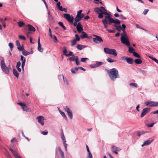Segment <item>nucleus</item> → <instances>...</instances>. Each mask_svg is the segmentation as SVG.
Wrapping results in <instances>:
<instances>
[{
  "mask_svg": "<svg viewBox=\"0 0 158 158\" xmlns=\"http://www.w3.org/2000/svg\"><path fill=\"white\" fill-rule=\"evenodd\" d=\"M42 133L44 135H46L48 134V132L47 131H44L42 132Z\"/></svg>",
  "mask_w": 158,
  "mask_h": 158,
  "instance_id": "338daca9",
  "label": "nucleus"
},
{
  "mask_svg": "<svg viewBox=\"0 0 158 158\" xmlns=\"http://www.w3.org/2000/svg\"><path fill=\"white\" fill-rule=\"evenodd\" d=\"M48 31L49 32V35L50 36L51 38H52V32L51 31V29L50 28H49Z\"/></svg>",
  "mask_w": 158,
  "mask_h": 158,
  "instance_id": "13d9d810",
  "label": "nucleus"
},
{
  "mask_svg": "<svg viewBox=\"0 0 158 158\" xmlns=\"http://www.w3.org/2000/svg\"><path fill=\"white\" fill-rule=\"evenodd\" d=\"M13 72L14 75L16 76L17 78H18L19 74L18 73L16 70L15 69H14L13 70Z\"/></svg>",
  "mask_w": 158,
  "mask_h": 158,
  "instance_id": "4be33fe9",
  "label": "nucleus"
},
{
  "mask_svg": "<svg viewBox=\"0 0 158 158\" xmlns=\"http://www.w3.org/2000/svg\"><path fill=\"white\" fill-rule=\"evenodd\" d=\"M33 53V51H31V52H28L26 51L24 49L22 51V54L25 56H27L30 54H32Z\"/></svg>",
  "mask_w": 158,
  "mask_h": 158,
  "instance_id": "f3484780",
  "label": "nucleus"
},
{
  "mask_svg": "<svg viewBox=\"0 0 158 158\" xmlns=\"http://www.w3.org/2000/svg\"><path fill=\"white\" fill-rule=\"evenodd\" d=\"M21 65V62L20 61H19L17 62L16 65V68H19Z\"/></svg>",
  "mask_w": 158,
  "mask_h": 158,
  "instance_id": "bf43d9fd",
  "label": "nucleus"
},
{
  "mask_svg": "<svg viewBox=\"0 0 158 158\" xmlns=\"http://www.w3.org/2000/svg\"><path fill=\"white\" fill-rule=\"evenodd\" d=\"M86 47V46L85 45L81 44H78L77 47V48L79 50H81Z\"/></svg>",
  "mask_w": 158,
  "mask_h": 158,
  "instance_id": "412c9836",
  "label": "nucleus"
},
{
  "mask_svg": "<svg viewBox=\"0 0 158 158\" xmlns=\"http://www.w3.org/2000/svg\"><path fill=\"white\" fill-rule=\"evenodd\" d=\"M104 52L107 54L112 55L115 56L117 55V53L116 50L114 49H110L107 48H104Z\"/></svg>",
  "mask_w": 158,
  "mask_h": 158,
  "instance_id": "20e7f679",
  "label": "nucleus"
},
{
  "mask_svg": "<svg viewBox=\"0 0 158 158\" xmlns=\"http://www.w3.org/2000/svg\"><path fill=\"white\" fill-rule=\"evenodd\" d=\"M120 149L118 147L114 146L111 147V150L112 152L116 154H118V151H120Z\"/></svg>",
  "mask_w": 158,
  "mask_h": 158,
  "instance_id": "9b49d317",
  "label": "nucleus"
},
{
  "mask_svg": "<svg viewBox=\"0 0 158 158\" xmlns=\"http://www.w3.org/2000/svg\"><path fill=\"white\" fill-rule=\"evenodd\" d=\"M18 26L20 27H23L25 25L24 23L22 21H19L18 22Z\"/></svg>",
  "mask_w": 158,
  "mask_h": 158,
  "instance_id": "5701e85b",
  "label": "nucleus"
},
{
  "mask_svg": "<svg viewBox=\"0 0 158 158\" xmlns=\"http://www.w3.org/2000/svg\"><path fill=\"white\" fill-rule=\"evenodd\" d=\"M145 104L147 106H153V102L151 101L150 102H145Z\"/></svg>",
  "mask_w": 158,
  "mask_h": 158,
  "instance_id": "393cba45",
  "label": "nucleus"
},
{
  "mask_svg": "<svg viewBox=\"0 0 158 158\" xmlns=\"http://www.w3.org/2000/svg\"><path fill=\"white\" fill-rule=\"evenodd\" d=\"M77 31L80 33L83 30L82 25L80 23H78L77 24Z\"/></svg>",
  "mask_w": 158,
  "mask_h": 158,
  "instance_id": "4468645a",
  "label": "nucleus"
},
{
  "mask_svg": "<svg viewBox=\"0 0 158 158\" xmlns=\"http://www.w3.org/2000/svg\"><path fill=\"white\" fill-rule=\"evenodd\" d=\"M40 37H39L38 39V50L41 52H42L43 51V49L41 47V44L40 43Z\"/></svg>",
  "mask_w": 158,
  "mask_h": 158,
  "instance_id": "2eb2a0df",
  "label": "nucleus"
},
{
  "mask_svg": "<svg viewBox=\"0 0 158 158\" xmlns=\"http://www.w3.org/2000/svg\"><path fill=\"white\" fill-rule=\"evenodd\" d=\"M121 35L120 40L121 42L127 46H130V43L127 34L125 33H122Z\"/></svg>",
  "mask_w": 158,
  "mask_h": 158,
  "instance_id": "7ed1b4c3",
  "label": "nucleus"
},
{
  "mask_svg": "<svg viewBox=\"0 0 158 158\" xmlns=\"http://www.w3.org/2000/svg\"><path fill=\"white\" fill-rule=\"evenodd\" d=\"M63 48L64 50L63 51V52L65 56V54H66V53L67 52V50L66 49V48L65 47H64Z\"/></svg>",
  "mask_w": 158,
  "mask_h": 158,
  "instance_id": "de8ad7c7",
  "label": "nucleus"
},
{
  "mask_svg": "<svg viewBox=\"0 0 158 158\" xmlns=\"http://www.w3.org/2000/svg\"><path fill=\"white\" fill-rule=\"evenodd\" d=\"M18 104L22 106V108L23 110L28 112H31V109L28 107L25 104L22 102H18Z\"/></svg>",
  "mask_w": 158,
  "mask_h": 158,
  "instance_id": "0eeeda50",
  "label": "nucleus"
},
{
  "mask_svg": "<svg viewBox=\"0 0 158 158\" xmlns=\"http://www.w3.org/2000/svg\"><path fill=\"white\" fill-rule=\"evenodd\" d=\"M36 119L38 120V122L40 123L42 125H44V117L42 116H40L37 117Z\"/></svg>",
  "mask_w": 158,
  "mask_h": 158,
  "instance_id": "f8f14e48",
  "label": "nucleus"
},
{
  "mask_svg": "<svg viewBox=\"0 0 158 158\" xmlns=\"http://www.w3.org/2000/svg\"><path fill=\"white\" fill-rule=\"evenodd\" d=\"M64 109L65 111H66L71 119L73 118V114L72 112L70 110V109L67 106H65L64 107Z\"/></svg>",
  "mask_w": 158,
  "mask_h": 158,
  "instance_id": "6e6552de",
  "label": "nucleus"
},
{
  "mask_svg": "<svg viewBox=\"0 0 158 158\" xmlns=\"http://www.w3.org/2000/svg\"><path fill=\"white\" fill-rule=\"evenodd\" d=\"M107 72L109 77L112 81H114L116 78L120 77L118 71L115 68H113L107 70Z\"/></svg>",
  "mask_w": 158,
  "mask_h": 158,
  "instance_id": "f03ea898",
  "label": "nucleus"
},
{
  "mask_svg": "<svg viewBox=\"0 0 158 158\" xmlns=\"http://www.w3.org/2000/svg\"><path fill=\"white\" fill-rule=\"evenodd\" d=\"M153 141V140H148L144 142L145 143L146 145H147L150 144Z\"/></svg>",
  "mask_w": 158,
  "mask_h": 158,
  "instance_id": "cd10ccee",
  "label": "nucleus"
},
{
  "mask_svg": "<svg viewBox=\"0 0 158 158\" xmlns=\"http://www.w3.org/2000/svg\"><path fill=\"white\" fill-rule=\"evenodd\" d=\"M106 60H107V61H108V62H109L110 63L113 62H115V60H113V59H111L110 58H108L106 59Z\"/></svg>",
  "mask_w": 158,
  "mask_h": 158,
  "instance_id": "c9c22d12",
  "label": "nucleus"
},
{
  "mask_svg": "<svg viewBox=\"0 0 158 158\" xmlns=\"http://www.w3.org/2000/svg\"><path fill=\"white\" fill-rule=\"evenodd\" d=\"M88 58H82L81 59V60L82 62H85L86 60H88Z\"/></svg>",
  "mask_w": 158,
  "mask_h": 158,
  "instance_id": "8fccbe9b",
  "label": "nucleus"
},
{
  "mask_svg": "<svg viewBox=\"0 0 158 158\" xmlns=\"http://www.w3.org/2000/svg\"><path fill=\"white\" fill-rule=\"evenodd\" d=\"M20 60L22 61V68L23 70H24V67L26 62V59L24 56H21Z\"/></svg>",
  "mask_w": 158,
  "mask_h": 158,
  "instance_id": "ddd939ff",
  "label": "nucleus"
},
{
  "mask_svg": "<svg viewBox=\"0 0 158 158\" xmlns=\"http://www.w3.org/2000/svg\"><path fill=\"white\" fill-rule=\"evenodd\" d=\"M128 51L129 53L133 54L134 52H135L134 51V48H131L130 47L129 48Z\"/></svg>",
  "mask_w": 158,
  "mask_h": 158,
  "instance_id": "473e14b6",
  "label": "nucleus"
},
{
  "mask_svg": "<svg viewBox=\"0 0 158 158\" xmlns=\"http://www.w3.org/2000/svg\"><path fill=\"white\" fill-rule=\"evenodd\" d=\"M94 11L96 13L98 14V17L99 19H102L103 18V15H109L106 16L105 19L102 20V22L105 28H107L108 27V24L110 25L113 23L116 24H120V21L118 19H114L110 17V15L107 13V10L103 7L101 6L100 8H95Z\"/></svg>",
  "mask_w": 158,
  "mask_h": 158,
  "instance_id": "f257e3e1",
  "label": "nucleus"
},
{
  "mask_svg": "<svg viewBox=\"0 0 158 158\" xmlns=\"http://www.w3.org/2000/svg\"><path fill=\"white\" fill-rule=\"evenodd\" d=\"M6 74H8L9 73V70L7 67H6L2 69Z\"/></svg>",
  "mask_w": 158,
  "mask_h": 158,
  "instance_id": "c85d7f7f",
  "label": "nucleus"
},
{
  "mask_svg": "<svg viewBox=\"0 0 158 158\" xmlns=\"http://www.w3.org/2000/svg\"><path fill=\"white\" fill-rule=\"evenodd\" d=\"M77 56H73V57H69V60L70 61H75L76 59V57H77Z\"/></svg>",
  "mask_w": 158,
  "mask_h": 158,
  "instance_id": "72a5a7b5",
  "label": "nucleus"
},
{
  "mask_svg": "<svg viewBox=\"0 0 158 158\" xmlns=\"http://www.w3.org/2000/svg\"><path fill=\"white\" fill-rule=\"evenodd\" d=\"M63 17L69 22L73 23L74 20V18L72 15L71 16L69 14H63Z\"/></svg>",
  "mask_w": 158,
  "mask_h": 158,
  "instance_id": "423d86ee",
  "label": "nucleus"
},
{
  "mask_svg": "<svg viewBox=\"0 0 158 158\" xmlns=\"http://www.w3.org/2000/svg\"><path fill=\"white\" fill-rule=\"evenodd\" d=\"M19 51H22V52L24 50V47L23 46H21L20 45L17 47Z\"/></svg>",
  "mask_w": 158,
  "mask_h": 158,
  "instance_id": "79ce46f5",
  "label": "nucleus"
},
{
  "mask_svg": "<svg viewBox=\"0 0 158 158\" xmlns=\"http://www.w3.org/2000/svg\"><path fill=\"white\" fill-rule=\"evenodd\" d=\"M59 150L60 153V154L61 155L62 158H64V152L62 151L61 150V149L60 148H59Z\"/></svg>",
  "mask_w": 158,
  "mask_h": 158,
  "instance_id": "2f4dec72",
  "label": "nucleus"
},
{
  "mask_svg": "<svg viewBox=\"0 0 158 158\" xmlns=\"http://www.w3.org/2000/svg\"><path fill=\"white\" fill-rule=\"evenodd\" d=\"M106 30L109 32L110 33H114L115 32V31L114 30H111L107 29Z\"/></svg>",
  "mask_w": 158,
  "mask_h": 158,
  "instance_id": "0e129e2a",
  "label": "nucleus"
},
{
  "mask_svg": "<svg viewBox=\"0 0 158 158\" xmlns=\"http://www.w3.org/2000/svg\"><path fill=\"white\" fill-rule=\"evenodd\" d=\"M59 111L60 114H61L62 115V116L64 118V119L66 120H67V118L65 114H64V113L61 110H59Z\"/></svg>",
  "mask_w": 158,
  "mask_h": 158,
  "instance_id": "a878e982",
  "label": "nucleus"
},
{
  "mask_svg": "<svg viewBox=\"0 0 158 158\" xmlns=\"http://www.w3.org/2000/svg\"><path fill=\"white\" fill-rule=\"evenodd\" d=\"M79 22L78 21H76V19H75V21L73 23V25L74 27H77V23Z\"/></svg>",
  "mask_w": 158,
  "mask_h": 158,
  "instance_id": "680f3d73",
  "label": "nucleus"
},
{
  "mask_svg": "<svg viewBox=\"0 0 158 158\" xmlns=\"http://www.w3.org/2000/svg\"><path fill=\"white\" fill-rule=\"evenodd\" d=\"M134 62L137 64H140L142 62V61L140 59H136L135 60Z\"/></svg>",
  "mask_w": 158,
  "mask_h": 158,
  "instance_id": "b1692460",
  "label": "nucleus"
},
{
  "mask_svg": "<svg viewBox=\"0 0 158 158\" xmlns=\"http://www.w3.org/2000/svg\"><path fill=\"white\" fill-rule=\"evenodd\" d=\"M71 46H73L75 44H76L77 41L75 40H73L71 41Z\"/></svg>",
  "mask_w": 158,
  "mask_h": 158,
  "instance_id": "58836bf2",
  "label": "nucleus"
},
{
  "mask_svg": "<svg viewBox=\"0 0 158 158\" xmlns=\"http://www.w3.org/2000/svg\"><path fill=\"white\" fill-rule=\"evenodd\" d=\"M122 30L123 31V33H126V32L125 31V28L126 27V26L124 24H122Z\"/></svg>",
  "mask_w": 158,
  "mask_h": 158,
  "instance_id": "f704fd0d",
  "label": "nucleus"
},
{
  "mask_svg": "<svg viewBox=\"0 0 158 158\" xmlns=\"http://www.w3.org/2000/svg\"><path fill=\"white\" fill-rule=\"evenodd\" d=\"M148 11L149 10L148 9H145L143 13L144 15H146Z\"/></svg>",
  "mask_w": 158,
  "mask_h": 158,
  "instance_id": "052dcab7",
  "label": "nucleus"
},
{
  "mask_svg": "<svg viewBox=\"0 0 158 158\" xmlns=\"http://www.w3.org/2000/svg\"><path fill=\"white\" fill-rule=\"evenodd\" d=\"M150 108L149 107H146L143 109L140 115V117H143L150 110Z\"/></svg>",
  "mask_w": 158,
  "mask_h": 158,
  "instance_id": "1a4fd4ad",
  "label": "nucleus"
},
{
  "mask_svg": "<svg viewBox=\"0 0 158 158\" xmlns=\"http://www.w3.org/2000/svg\"><path fill=\"white\" fill-rule=\"evenodd\" d=\"M66 141L63 142V143L64 147L66 151H67V144L66 143Z\"/></svg>",
  "mask_w": 158,
  "mask_h": 158,
  "instance_id": "ea45409f",
  "label": "nucleus"
},
{
  "mask_svg": "<svg viewBox=\"0 0 158 158\" xmlns=\"http://www.w3.org/2000/svg\"><path fill=\"white\" fill-rule=\"evenodd\" d=\"M103 64V63L102 62H98L96 63V66L98 67Z\"/></svg>",
  "mask_w": 158,
  "mask_h": 158,
  "instance_id": "49530a36",
  "label": "nucleus"
},
{
  "mask_svg": "<svg viewBox=\"0 0 158 158\" xmlns=\"http://www.w3.org/2000/svg\"><path fill=\"white\" fill-rule=\"evenodd\" d=\"M81 34L80 35L81 38L82 39H84L85 38H89V36L84 31H82Z\"/></svg>",
  "mask_w": 158,
  "mask_h": 158,
  "instance_id": "a211bd4d",
  "label": "nucleus"
},
{
  "mask_svg": "<svg viewBox=\"0 0 158 158\" xmlns=\"http://www.w3.org/2000/svg\"><path fill=\"white\" fill-rule=\"evenodd\" d=\"M19 38L21 40H26V38L23 36V35H19Z\"/></svg>",
  "mask_w": 158,
  "mask_h": 158,
  "instance_id": "37998d69",
  "label": "nucleus"
},
{
  "mask_svg": "<svg viewBox=\"0 0 158 158\" xmlns=\"http://www.w3.org/2000/svg\"><path fill=\"white\" fill-rule=\"evenodd\" d=\"M155 123H152L150 124H147L146 125L148 127H152L153 126V125Z\"/></svg>",
  "mask_w": 158,
  "mask_h": 158,
  "instance_id": "3c124183",
  "label": "nucleus"
},
{
  "mask_svg": "<svg viewBox=\"0 0 158 158\" xmlns=\"http://www.w3.org/2000/svg\"><path fill=\"white\" fill-rule=\"evenodd\" d=\"M0 65L2 69L6 67V66L5 64L4 60H2L1 61Z\"/></svg>",
  "mask_w": 158,
  "mask_h": 158,
  "instance_id": "6ab92c4d",
  "label": "nucleus"
},
{
  "mask_svg": "<svg viewBox=\"0 0 158 158\" xmlns=\"http://www.w3.org/2000/svg\"><path fill=\"white\" fill-rule=\"evenodd\" d=\"M126 61L128 64H132L133 63V60L132 58L127 57L126 58Z\"/></svg>",
  "mask_w": 158,
  "mask_h": 158,
  "instance_id": "aec40b11",
  "label": "nucleus"
},
{
  "mask_svg": "<svg viewBox=\"0 0 158 158\" xmlns=\"http://www.w3.org/2000/svg\"><path fill=\"white\" fill-rule=\"evenodd\" d=\"M58 24L61 27H62L64 30H66V27L64 25L63 23L61 22H60L58 23Z\"/></svg>",
  "mask_w": 158,
  "mask_h": 158,
  "instance_id": "7c9ffc66",
  "label": "nucleus"
},
{
  "mask_svg": "<svg viewBox=\"0 0 158 158\" xmlns=\"http://www.w3.org/2000/svg\"><path fill=\"white\" fill-rule=\"evenodd\" d=\"M9 46L10 48L11 51H12L13 48V44L12 43H10L9 44Z\"/></svg>",
  "mask_w": 158,
  "mask_h": 158,
  "instance_id": "4c0bfd02",
  "label": "nucleus"
},
{
  "mask_svg": "<svg viewBox=\"0 0 158 158\" xmlns=\"http://www.w3.org/2000/svg\"><path fill=\"white\" fill-rule=\"evenodd\" d=\"M82 18L81 15H77L75 19H76V20H77V21H80Z\"/></svg>",
  "mask_w": 158,
  "mask_h": 158,
  "instance_id": "c756f323",
  "label": "nucleus"
},
{
  "mask_svg": "<svg viewBox=\"0 0 158 158\" xmlns=\"http://www.w3.org/2000/svg\"><path fill=\"white\" fill-rule=\"evenodd\" d=\"M130 85L131 86H133L135 87H137V85L136 83H131L130 84Z\"/></svg>",
  "mask_w": 158,
  "mask_h": 158,
  "instance_id": "864d4df0",
  "label": "nucleus"
},
{
  "mask_svg": "<svg viewBox=\"0 0 158 158\" xmlns=\"http://www.w3.org/2000/svg\"><path fill=\"white\" fill-rule=\"evenodd\" d=\"M10 151L13 154L15 158H22L18 154L17 151L16 150H13L12 148H10Z\"/></svg>",
  "mask_w": 158,
  "mask_h": 158,
  "instance_id": "9d476101",
  "label": "nucleus"
},
{
  "mask_svg": "<svg viewBox=\"0 0 158 158\" xmlns=\"http://www.w3.org/2000/svg\"><path fill=\"white\" fill-rule=\"evenodd\" d=\"M1 20V22H2V23L4 28L6 27V23L4 22L3 20V19H2Z\"/></svg>",
  "mask_w": 158,
  "mask_h": 158,
  "instance_id": "5fc2aeb1",
  "label": "nucleus"
},
{
  "mask_svg": "<svg viewBox=\"0 0 158 158\" xmlns=\"http://www.w3.org/2000/svg\"><path fill=\"white\" fill-rule=\"evenodd\" d=\"M114 26L116 27V29L119 31H120L122 29L120 25L118 26L114 25Z\"/></svg>",
  "mask_w": 158,
  "mask_h": 158,
  "instance_id": "bb28decb",
  "label": "nucleus"
},
{
  "mask_svg": "<svg viewBox=\"0 0 158 158\" xmlns=\"http://www.w3.org/2000/svg\"><path fill=\"white\" fill-rule=\"evenodd\" d=\"M26 27H28V30L29 31L34 32L35 30V28L32 25L30 24H27L26 25Z\"/></svg>",
  "mask_w": 158,
  "mask_h": 158,
  "instance_id": "dca6fc26",
  "label": "nucleus"
},
{
  "mask_svg": "<svg viewBox=\"0 0 158 158\" xmlns=\"http://www.w3.org/2000/svg\"><path fill=\"white\" fill-rule=\"evenodd\" d=\"M93 36L95 37L93 38V41L94 43L98 44L103 42V40L100 36L94 35H93Z\"/></svg>",
  "mask_w": 158,
  "mask_h": 158,
  "instance_id": "39448f33",
  "label": "nucleus"
},
{
  "mask_svg": "<svg viewBox=\"0 0 158 158\" xmlns=\"http://www.w3.org/2000/svg\"><path fill=\"white\" fill-rule=\"evenodd\" d=\"M120 18L122 19H127V18L126 17L124 16L123 15H120Z\"/></svg>",
  "mask_w": 158,
  "mask_h": 158,
  "instance_id": "09e8293b",
  "label": "nucleus"
},
{
  "mask_svg": "<svg viewBox=\"0 0 158 158\" xmlns=\"http://www.w3.org/2000/svg\"><path fill=\"white\" fill-rule=\"evenodd\" d=\"M152 60L155 61L156 63L158 64V60L155 58H152Z\"/></svg>",
  "mask_w": 158,
  "mask_h": 158,
  "instance_id": "774afa93",
  "label": "nucleus"
},
{
  "mask_svg": "<svg viewBox=\"0 0 158 158\" xmlns=\"http://www.w3.org/2000/svg\"><path fill=\"white\" fill-rule=\"evenodd\" d=\"M153 106H158V102H153Z\"/></svg>",
  "mask_w": 158,
  "mask_h": 158,
  "instance_id": "603ef678",
  "label": "nucleus"
},
{
  "mask_svg": "<svg viewBox=\"0 0 158 158\" xmlns=\"http://www.w3.org/2000/svg\"><path fill=\"white\" fill-rule=\"evenodd\" d=\"M86 158H93L92 154L91 153H88V155Z\"/></svg>",
  "mask_w": 158,
  "mask_h": 158,
  "instance_id": "e2e57ef3",
  "label": "nucleus"
},
{
  "mask_svg": "<svg viewBox=\"0 0 158 158\" xmlns=\"http://www.w3.org/2000/svg\"><path fill=\"white\" fill-rule=\"evenodd\" d=\"M82 12V10H80L78 11L77 12V15H80L81 14V12Z\"/></svg>",
  "mask_w": 158,
  "mask_h": 158,
  "instance_id": "69168bd1",
  "label": "nucleus"
},
{
  "mask_svg": "<svg viewBox=\"0 0 158 158\" xmlns=\"http://www.w3.org/2000/svg\"><path fill=\"white\" fill-rule=\"evenodd\" d=\"M133 55L136 57L138 58H140V56L139 55L135 52L133 53Z\"/></svg>",
  "mask_w": 158,
  "mask_h": 158,
  "instance_id": "e433bc0d",
  "label": "nucleus"
},
{
  "mask_svg": "<svg viewBox=\"0 0 158 158\" xmlns=\"http://www.w3.org/2000/svg\"><path fill=\"white\" fill-rule=\"evenodd\" d=\"M53 39H54V42L55 43H56L57 42V38L56 37V36L55 35H53Z\"/></svg>",
  "mask_w": 158,
  "mask_h": 158,
  "instance_id": "6e6d98bb",
  "label": "nucleus"
},
{
  "mask_svg": "<svg viewBox=\"0 0 158 158\" xmlns=\"http://www.w3.org/2000/svg\"><path fill=\"white\" fill-rule=\"evenodd\" d=\"M16 44L17 47L19 46H20V43L18 40H17L16 41Z\"/></svg>",
  "mask_w": 158,
  "mask_h": 158,
  "instance_id": "4d7b16f0",
  "label": "nucleus"
},
{
  "mask_svg": "<svg viewBox=\"0 0 158 158\" xmlns=\"http://www.w3.org/2000/svg\"><path fill=\"white\" fill-rule=\"evenodd\" d=\"M75 36L76 37V39L74 40L77 41H79L80 40V38L78 35L77 34H76L75 35Z\"/></svg>",
  "mask_w": 158,
  "mask_h": 158,
  "instance_id": "c03bdc74",
  "label": "nucleus"
},
{
  "mask_svg": "<svg viewBox=\"0 0 158 158\" xmlns=\"http://www.w3.org/2000/svg\"><path fill=\"white\" fill-rule=\"evenodd\" d=\"M76 57V58L75 60L76 63V64L77 65H78L80 64V63L78 61V56L77 57Z\"/></svg>",
  "mask_w": 158,
  "mask_h": 158,
  "instance_id": "a18cd8bd",
  "label": "nucleus"
},
{
  "mask_svg": "<svg viewBox=\"0 0 158 158\" xmlns=\"http://www.w3.org/2000/svg\"><path fill=\"white\" fill-rule=\"evenodd\" d=\"M65 56H73V53L71 52H69V53L67 54H65Z\"/></svg>",
  "mask_w": 158,
  "mask_h": 158,
  "instance_id": "a19ab883",
  "label": "nucleus"
}]
</instances>
